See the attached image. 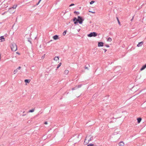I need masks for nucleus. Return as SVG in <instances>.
<instances>
[{"instance_id": "obj_16", "label": "nucleus", "mask_w": 146, "mask_h": 146, "mask_svg": "<svg viewBox=\"0 0 146 146\" xmlns=\"http://www.w3.org/2000/svg\"><path fill=\"white\" fill-rule=\"evenodd\" d=\"M18 72V69H17L15 70L13 72V73L14 74H15L16 73Z\"/></svg>"}, {"instance_id": "obj_43", "label": "nucleus", "mask_w": 146, "mask_h": 146, "mask_svg": "<svg viewBox=\"0 0 146 146\" xmlns=\"http://www.w3.org/2000/svg\"><path fill=\"white\" fill-rule=\"evenodd\" d=\"M25 114H23V116H25Z\"/></svg>"}, {"instance_id": "obj_10", "label": "nucleus", "mask_w": 146, "mask_h": 146, "mask_svg": "<svg viewBox=\"0 0 146 146\" xmlns=\"http://www.w3.org/2000/svg\"><path fill=\"white\" fill-rule=\"evenodd\" d=\"M0 40H1V41H4L5 40V39L4 38L3 36H2L0 37Z\"/></svg>"}, {"instance_id": "obj_27", "label": "nucleus", "mask_w": 146, "mask_h": 146, "mask_svg": "<svg viewBox=\"0 0 146 146\" xmlns=\"http://www.w3.org/2000/svg\"><path fill=\"white\" fill-rule=\"evenodd\" d=\"M81 86H82L81 85H80L78 86V87H77V86H76L77 88H78L81 87Z\"/></svg>"}, {"instance_id": "obj_28", "label": "nucleus", "mask_w": 146, "mask_h": 146, "mask_svg": "<svg viewBox=\"0 0 146 146\" xmlns=\"http://www.w3.org/2000/svg\"><path fill=\"white\" fill-rule=\"evenodd\" d=\"M74 5V4H73V3H72L70 5H69V7H71V6H73V5Z\"/></svg>"}, {"instance_id": "obj_39", "label": "nucleus", "mask_w": 146, "mask_h": 146, "mask_svg": "<svg viewBox=\"0 0 146 146\" xmlns=\"http://www.w3.org/2000/svg\"><path fill=\"white\" fill-rule=\"evenodd\" d=\"M28 41H29V42H30L31 44V41H30V40H28Z\"/></svg>"}, {"instance_id": "obj_18", "label": "nucleus", "mask_w": 146, "mask_h": 146, "mask_svg": "<svg viewBox=\"0 0 146 146\" xmlns=\"http://www.w3.org/2000/svg\"><path fill=\"white\" fill-rule=\"evenodd\" d=\"M61 63H60L58 65L57 67V68L56 69V70H57V69H58L61 65Z\"/></svg>"}, {"instance_id": "obj_2", "label": "nucleus", "mask_w": 146, "mask_h": 146, "mask_svg": "<svg viewBox=\"0 0 146 146\" xmlns=\"http://www.w3.org/2000/svg\"><path fill=\"white\" fill-rule=\"evenodd\" d=\"M11 47L12 50L13 51H15L17 49V45L14 43L12 44L11 45Z\"/></svg>"}, {"instance_id": "obj_35", "label": "nucleus", "mask_w": 146, "mask_h": 146, "mask_svg": "<svg viewBox=\"0 0 146 146\" xmlns=\"http://www.w3.org/2000/svg\"><path fill=\"white\" fill-rule=\"evenodd\" d=\"M112 3L111 2H109V4H112Z\"/></svg>"}, {"instance_id": "obj_19", "label": "nucleus", "mask_w": 146, "mask_h": 146, "mask_svg": "<svg viewBox=\"0 0 146 146\" xmlns=\"http://www.w3.org/2000/svg\"><path fill=\"white\" fill-rule=\"evenodd\" d=\"M74 13L76 14L77 15H79L80 14V12L78 11H74Z\"/></svg>"}, {"instance_id": "obj_3", "label": "nucleus", "mask_w": 146, "mask_h": 146, "mask_svg": "<svg viewBox=\"0 0 146 146\" xmlns=\"http://www.w3.org/2000/svg\"><path fill=\"white\" fill-rule=\"evenodd\" d=\"M97 35V34L95 32H91L88 34L87 36L89 37H95Z\"/></svg>"}, {"instance_id": "obj_22", "label": "nucleus", "mask_w": 146, "mask_h": 146, "mask_svg": "<svg viewBox=\"0 0 146 146\" xmlns=\"http://www.w3.org/2000/svg\"><path fill=\"white\" fill-rule=\"evenodd\" d=\"M94 145L93 144L90 143L88 144L87 146H94Z\"/></svg>"}, {"instance_id": "obj_38", "label": "nucleus", "mask_w": 146, "mask_h": 146, "mask_svg": "<svg viewBox=\"0 0 146 146\" xmlns=\"http://www.w3.org/2000/svg\"><path fill=\"white\" fill-rule=\"evenodd\" d=\"M101 111H100L99 113V114H100V115H101Z\"/></svg>"}, {"instance_id": "obj_15", "label": "nucleus", "mask_w": 146, "mask_h": 146, "mask_svg": "<svg viewBox=\"0 0 146 146\" xmlns=\"http://www.w3.org/2000/svg\"><path fill=\"white\" fill-rule=\"evenodd\" d=\"M69 72V71L68 70H65L64 72V73L66 74H67Z\"/></svg>"}, {"instance_id": "obj_34", "label": "nucleus", "mask_w": 146, "mask_h": 146, "mask_svg": "<svg viewBox=\"0 0 146 146\" xmlns=\"http://www.w3.org/2000/svg\"><path fill=\"white\" fill-rule=\"evenodd\" d=\"M44 124H46H46H48V123H47V122L46 121H45L44 122Z\"/></svg>"}, {"instance_id": "obj_25", "label": "nucleus", "mask_w": 146, "mask_h": 146, "mask_svg": "<svg viewBox=\"0 0 146 146\" xmlns=\"http://www.w3.org/2000/svg\"><path fill=\"white\" fill-rule=\"evenodd\" d=\"M77 89L76 88V86L75 87L73 88H72V90H76Z\"/></svg>"}, {"instance_id": "obj_30", "label": "nucleus", "mask_w": 146, "mask_h": 146, "mask_svg": "<svg viewBox=\"0 0 146 146\" xmlns=\"http://www.w3.org/2000/svg\"><path fill=\"white\" fill-rule=\"evenodd\" d=\"M85 69H87V70H89V69H88V67H86V66H85Z\"/></svg>"}, {"instance_id": "obj_47", "label": "nucleus", "mask_w": 146, "mask_h": 146, "mask_svg": "<svg viewBox=\"0 0 146 146\" xmlns=\"http://www.w3.org/2000/svg\"><path fill=\"white\" fill-rule=\"evenodd\" d=\"M112 115H113V113H111V115H112Z\"/></svg>"}, {"instance_id": "obj_26", "label": "nucleus", "mask_w": 146, "mask_h": 146, "mask_svg": "<svg viewBox=\"0 0 146 146\" xmlns=\"http://www.w3.org/2000/svg\"><path fill=\"white\" fill-rule=\"evenodd\" d=\"M87 138V136H86V138H85V141H84V143H86V144H88V142L87 143V142H85V141H86V140H87L86 139Z\"/></svg>"}, {"instance_id": "obj_33", "label": "nucleus", "mask_w": 146, "mask_h": 146, "mask_svg": "<svg viewBox=\"0 0 146 146\" xmlns=\"http://www.w3.org/2000/svg\"><path fill=\"white\" fill-rule=\"evenodd\" d=\"M105 46H106L107 47H110L109 45L108 44H106V45H105Z\"/></svg>"}, {"instance_id": "obj_29", "label": "nucleus", "mask_w": 146, "mask_h": 146, "mask_svg": "<svg viewBox=\"0 0 146 146\" xmlns=\"http://www.w3.org/2000/svg\"><path fill=\"white\" fill-rule=\"evenodd\" d=\"M41 1V0H39L38 3L36 4V5H38L39 4V3H40Z\"/></svg>"}, {"instance_id": "obj_12", "label": "nucleus", "mask_w": 146, "mask_h": 146, "mask_svg": "<svg viewBox=\"0 0 146 146\" xmlns=\"http://www.w3.org/2000/svg\"><path fill=\"white\" fill-rule=\"evenodd\" d=\"M31 80L30 79H25V82L27 83H29L30 82Z\"/></svg>"}, {"instance_id": "obj_7", "label": "nucleus", "mask_w": 146, "mask_h": 146, "mask_svg": "<svg viewBox=\"0 0 146 146\" xmlns=\"http://www.w3.org/2000/svg\"><path fill=\"white\" fill-rule=\"evenodd\" d=\"M143 44V41L139 42L138 43V44L137 45V47L141 46Z\"/></svg>"}, {"instance_id": "obj_5", "label": "nucleus", "mask_w": 146, "mask_h": 146, "mask_svg": "<svg viewBox=\"0 0 146 146\" xmlns=\"http://www.w3.org/2000/svg\"><path fill=\"white\" fill-rule=\"evenodd\" d=\"M104 43L102 42H99L98 43V46L99 47L103 46H104Z\"/></svg>"}, {"instance_id": "obj_21", "label": "nucleus", "mask_w": 146, "mask_h": 146, "mask_svg": "<svg viewBox=\"0 0 146 146\" xmlns=\"http://www.w3.org/2000/svg\"><path fill=\"white\" fill-rule=\"evenodd\" d=\"M67 32V31L66 30V31H65L63 33V35H64V36L66 34V33Z\"/></svg>"}, {"instance_id": "obj_6", "label": "nucleus", "mask_w": 146, "mask_h": 146, "mask_svg": "<svg viewBox=\"0 0 146 146\" xmlns=\"http://www.w3.org/2000/svg\"><path fill=\"white\" fill-rule=\"evenodd\" d=\"M53 38L54 40H56L59 38V36L58 35H56L53 36Z\"/></svg>"}, {"instance_id": "obj_1", "label": "nucleus", "mask_w": 146, "mask_h": 146, "mask_svg": "<svg viewBox=\"0 0 146 146\" xmlns=\"http://www.w3.org/2000/svg\"><path fill=\"white\" fill-rule=\"evenodd\" d=\"M84 19L81 16H78V19L76 17H74L73 20L74 22V23L75 24H76L78 23L80 24H82L83 21Z\"/></svg>"}, {"instance_id": "obj_31", "label": "nucleus", "mask_w": 146, "mask_h": 146, "mask_svg": "<svg viewBox=\"0 0 146 146\" xmlns=\"http://www.w3.org/2000/svg\"><path fill=\"white\" fill-rule=\"evenodd\" d=\"M89 12H90V13H95V12H93V11H89Z\"/></svg>"}, {"instance_id": "obj_45", "label": "nucleus", "mask_w": 146, "mask_h": 146, "mask_svg": "<svg viewBox=\"0 0 146 146\" xmlns=\"http://www.w3.org/2000/svg\"><path fill=\"white\" fill-rule=\"evenodd\" d=\"M80 29H79V30H78V32H79V31H80Z\"/></svg>"}, {"instance_id": "obj_42", "label": "nucleus", "mask_w": 146, "mask_h": 146, "mask_svg": "<svg viewBox=\"0 0 146 146\" xmlns=\"http://www.w3.org/2000/svg\"><path fill=\"white\" fill-rule=\"evenodd\" d=\"M79 136V135H78L77 136V138H78Z\"/></svg>"}, {"instance_id": "obj_48", "label": "nucleus", "mask_w": 146, "mask_h": 146, "mask_svg": "<svg viewBox=\"0 0 146 146\" xmlns=\"http://www.w3.org/2000/svg\"><path fill=\"white\" fill-rule=\"evenodd\" d=\"M111 118H114V117H111Z\"/></svg>"}, {"instance_id": "obj_13", "label": "nucleus", "mask_w": 146, "mask_h": 146, "mask_svg": "<svg viewBox=\"0 0 146 146\" xmlns=\"http://www.w3.org/2000/svg\"><path fill=\"white\" fill-rule=\"evenodd\" d=\"M17 7V5H14L12 7L10 8L9 9V10H11L12 9H14L16 8Z\"/></svg>"}, {"instance_id": "obj_40", "label": "nucleus", "mask_w": 146, "mask_h": 146, "mask_svg": "<svg viewBox=\"0 0 146 146\" xmlns=\"http://www.w3.org/2000/svg\"><path fill=\"white\" fill-rule=\"evenodd\" d=\"M96 95V94H95L93 95V97L94 96L95 97Z\"/></svg>"}, {"instance_id": "obj_20", "label": "nucleus", "mask_w": 146, "mask_h": 146, "mask_svg": "<svg viewBox=\"0 0 146 146\" xmlns=\"http://www.w3.org/2000/svg\"><path fill=\"white\" fill-rule=\"evenodd\" d=\"M35 110L33 109L29 111V112H33Z\"/></svg>"}, {"instance_id": "obj_8", "label": "nucleus", "mask_w": 146, "mask_h": 146, "mask_svg": "<svg viewBox=\"0 0 146 146\" xmlns=\"http://www.w3.org/2000/svg\"><path fill=\"white\" fill-rule=\"evenodd\" d=\"M118 144L119 146H124V144L123 141H121Z\"/></svg>"}, {"instance_id": "obj_9", "label": "nucleus", "mask_w": 146, "mask_h": 146, "mask_svg": "<svg viewBox=\"0 0 146 146\" xmlns=\"http://www.w3.org/2000/svg\"><path fill=\"white\" fill-rule=\"evenodd\" d=\"M146 68V64L143 66L140 69V70L142 71L144 70Z\"/></svg>"}, {"instance_id": "obj_11", "label": "nucleus", "mask_w": 146, "mask_h": 146, "mask_svg": "<svg viewBox=\"0 0 146 146\" xmlns=\"http://www.w3.org/2000/svg\"><path fill=\"white\" fill-rule=\"evenodd\" d=\"M141 119H142L141 117H139L137 118V123H139L141 121Z\"/></svg>"}, {"instance_id": "obj_24", "label": "nucleus", "mask_w": 146, "mask_h": 146, "mask_svg": "<svg viewBox=\"0 0 146 146\" xmlns=\"http://www.w3.org/2000/svg\"><path fill=\"white\" fill-rule=\"evenodd\" d=\"M117 21H118V23L120 25V22L119 20V19H118V17H117Z\"/></svg>"}, {"instance_id": "obj_36", "label": "nucleus", "mask_w": 146, "mask_h": 146, "mask_svg": "<svg viewBox=\"0 0 146 146\" xmlns=\"http://www.w3.org/2000/svg\"><path fill=\"white\" fill-rule=\"evenodd\" d=\"M104 50L105 51V52H106V51L107 50L106 49H104Z\"/></svg>"}, {"instance_id": "obj_32", "label": "nucleus", "mask_w": 146, "mask_h": 146, "mask_svg": "<svg viewBox=\"0 0 146 146\" xmlns=\"http://www.w3.org/2000/svg\"><path fill=\"white\" fill-rule=\"evenodd\" d=\"M21 66H19L17 69L18 70H20L21 69Z\"/></svg>"}, {"instance_id": "obj_23", "label": "nucleus", "mask_w": 146, "mask_h": 146, "mask_svg": "<svg viewBox=\"0 0 146 146\" xmlns=\"http://www.w3.org/2000/svg\"><path fill=\"white\" fill-rule=\"evenodd\" d=\"M95 2V1H92L90 2V5H92L93 3H94Z\"/></svg>"}, {"instance_id": "obj_41", "label": "nucleus", "mask_w": 146, "mask_h": 146, "mask_svg": "<svg viewBox=\"0 0 146 146\" xmlns=\"http://www.w3.org/2000/svg\"><path fill=\"white\" fill-rule=\"evenodd\" d=\"M17 53L18 54H20V53L19 52H17Z\"/></svg>"}, {"instance_id": "obj_46", "label": "nucleus", "mask_w": 146, "mask_h": 146, "mask_svg": "<svg viewBox=\"0 0 146 146\" xmlns=\"http://www.w3.org/2000/svg\"><path fill=\"white\" fill-rule=\"evenodd\" d=\"M14 12V11H13L12 12V13H13Z\"/></svg>"}, {"instance_id": "obj_4", "label": "nucleus", "mask_w": 146, "mask_h": 146, "mask_svg": "<svg viewBox=\"0 0 146 146\" xmlns=\"http://www.w3.org/2000/svg\"><path fill=\"white\" fill-rule=\"evenodd\" d=\"M87 138H89V139H88V142L93 140V137L91 135H90L88 137L87 136Z\"/></svg>"}, {"instance_id": "obj_17", "label": "nucleus", "mask_w": 146, "mask_h": 146, "mask_svg": "<svg viewBox=\"0 0 146 146\" xmlns=\"http://www.w3.org/2000/svg\"><path fill=\"white\" fill-rule=\"evenodd\" d=\"M107 41H108L111 42L112 41V39L111 38L109 37L107 39Z\"/></svg>"}, {"instance_id": "obj_37", "label": "nucleus", "mask_w": 146, "mask_h": 146, "mask_svg": "<svg viewBox=\"0 0 146 146\" xmlns=\"http://www.w3.org/2000/svg\"><path fill=\"white\" fill-rule=\"evenodd\" d=\"M133 18H134V17L133 16V17L131 19V21H132L133 20Z\"/></svg>"}, {"instance_id": "obj_44", "label": "nucleus", "mask_w": 146, "mask_h": 146, "mask_svg": "<svg viewBox=\"0 0 146 146\" xmlns=\"http://www.w3.org/2000/svg\"><path fill=\"white\" fill-rule=\"evenodd\" d=\"M1 54H0V60L1 59Z\"/></svg>"}, {"instance_id": "obj_14", "label": "nucleus", "mask_w": 146, "mask_h": 146, "mask_svg": "<svg viewBox=\"0 0 146 146\" xmlns=\"http://www.w3.org/2000/svg\"><path fill=\"white\" fill-rule=\"evenodd\" d=\"M59 57L58 56H56L54 58V60L57 61L58 60H59Z\"/></svg>"}]
</instances>
